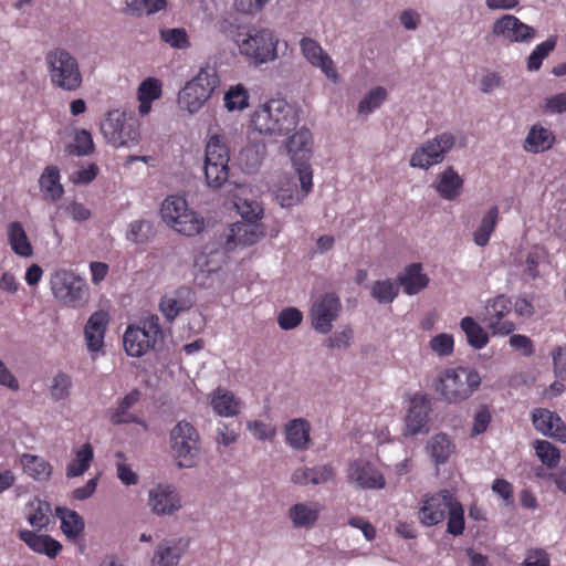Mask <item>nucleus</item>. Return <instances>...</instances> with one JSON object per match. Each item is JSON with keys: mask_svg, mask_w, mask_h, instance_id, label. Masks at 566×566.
I'll list each match as a JSON object with an SVG mask.
<instances>
[{"mask_svg": "<svg viewBox=\"0 0 566 566\" xmlns=\"http://www.w3.org/2000/svg\"><path fill=\"white\" fill-rule=\"evenodd\" d=\"M554 370L557 377L566 379V346L553 352Z\"/></svg>", "mask_w": 566, "mask_h": 566, "instance_id": "nucleus-64", "label": "nucleus"}, {"mask_svg": "<svg viewBox=\"0 0 566 566\" xmlns=\"http://www.w3.org/2000/svg\"><path fill=\"white\" fill-rule=\"evenodd\" d=\"M161 82L155 77L144 80L137 91L139 101L138 112L142 116L147 115L151 109V103L161 96Z\"/></svg>", "mask_w": 566, "mask_h": 566, "instance_id": "nucleus-34", "label": "nucleus"}, {"mask_svg": "<svg viewBox=\"0 0 566 566\" xmlns=\"http://www.w3.org/2000/svg\"><path fill=\"white\" fill-rule=\"evenodd\" d=\"M108 321V314L103 311L94 312L90 316L84 328L86 345L90 352L94 353L103 348Z\"/></svg>", "mask_w": 566, "mask_h": 566, "instance_id": "nucleus-24", "label": "nucleus"}, {"mask_svg": "<svg viewBox=\"0 0 566 566\" xmlns=\"http://www.w3.org/2000/svg\"><path fill=\"white\" fill-rule=\"evenodd\" d=\"M302 193L296 188V184H293L291 188H280L276 192V200L283 208L292 207L302 201L304 197L307 196L308 192L301 188Z\"/></svg>", "mask_w": 566, "mask_h": 566, "instance_id": "nucleus-56", "label": "nucleus"}, {"mask_svg": "<svg viewBox=\"0 0 566 566\" xmlns=\"http://www.w3.org/2000/svg\"><path fill=\"white\" fill-rule=\"evenodd\" d=\"M170 227L180 234L193 237L205 229V219L196 211L189 209L172 222Z\"/></svg>", "mask_w": 566, "mask_h": 566, "instance_id": "nucleus-42", "label": "nucleus"}, {"mask_svg": "<svg viewBox=\"0 0 566 566\" xmlns=\"http://www.w3.org/2000/svg\"><path fill=\"white\" fill-rule=\"evenodd\" d=\"M20 462L24 473L36 481H48L52 474V465L42 457L24 453Z\"/></svg>", "mask_w": 566, "mask_h": 566, "instance_id": "nucleus-38", "label": "nucleus"}, {"mask_svg": "<svg viewBox=\"0 0 566 566\" xmlns=\"http://www.w3.org/2000/svg\"><path fill=\"white\" fill-rule=\"evenodd\" d=\"M164 338V333L156 315H151L142 322V326L129 325L123 336L126 354L130 357H142Z\"/></svg>", "mask_w": 566, "mask_h": 566, "instance_id": "nucleus-7", "label": "nucleus"}, {"mask_svg": "<svg viewBox=\"0 0 566 566\" xmlns=\"http://www.w3.org/2000/svg\"><path fill=\"white\" fill-rule=\"evenodd\" d=\"M557 36L552 35L546 41L537 44L527 59V69L530 71H537L543 63V60L555 49Z\"/></svg>", "mask_w": 566, "mask_h": 566, "instance_id": "nucleus-47", "label": "nucleus"}, {"mask_svg": "<svg viewBox=\"0 0 566 566\" xmlns=\"http://www.w3.org/2000/svg\"><path fill=\"white\" fill-rule=\"evenodd\" d=\"M347 476L361 489H382L386 481L381 473L368 461L357 459L348 464Z\"/></svg>", "mask_w": 566, "mask_h": 566, "instance_id": "nucleus-19", "label": "nucleus"}, {"mask_svg": "<svg viewBox=\"0 0 566 566\" xmlns=\"http://www.w3.org/2000/svg\"><path fill=\"white\" fill-rule=\"evenodd\" d=\"M190 295V289L181 286L161 297L159 310L167 321L172 322L180 312L190 308L192 304Z\"/></svg>", "mask_w": 566, "mask_h": 566, "instance_id": "nucleus-23", "label": "nucleus"}, {"mask_svg": "<svg viewBox=\"0 0 566 566\" xmlns=\"http://www.w3.org/2000/svg\"><path fill=\"white\" fill-rule=\"evenodd\" d=\"M454 501L446 490L428 497L419 510L420 522L426 526L442 522Z\"/></svg>", "mask_w": 566, "mask_h": 566, "instance_id": "nucleus-18", "label": "nucleus"}, {"mask_svg": "<svg viewBox=\"0 0 566 566\" xmlns=\"http://www.w3.org/2000/svg\"><path fill=\"white\" fill-rule=\"evenodd\" d=\"M399 287L391 280L376 281L371 287V295L379 303H391L398 295Z\"/></svg>", "mask_w": 566, "mask_h": 566, "instance_id": "nucleus-51", "label": "nucleus"}, {"mask_svg": "<svg viewBox=\"0 0 566 566\" xmlns=\"http://www.w3.org/2000/svg\"><path fill=\"white\" fill-rule=\"evenodd\" d=\"M54 296L63 304L72 307L78 306L85 296L84 282L72 272H57L51 280Z\"/></svg>", "mask_w": 566, "mask_h": 566, "instance_id": "nucleus-13", "label": "nucleus"}, {"mask_svg": "<svg viewBox=\"0 0 566 566\" xmlns=\"http://www.w3.org/2000/svg\"><path fill=\"white\" fill-rule=\"evenodd\" d=\"M492 416L486 405H481L474 413V422L472 427V436H478L486 431Z\"/></svg>", "mask_w": 566, "mask_h": 566, "instance_id": "nucleus-61", "label": "nucleus"}, {"mask_svg": "<svg viewBox=\"0 0 566 566\" xmlns=\"http://www.w3.org/2000/svg\"><path fill=\"white\" fill-rule=\"evenodd\" d=\"M452 442L447 434H436L428 444L430 455L436 464L444 463L452 452Z\"/></svg>", "mask_w": 566, "mask_h": 566, "instance_id": "nucleus-46", "label": "nucleus"}, {"mask_svg": "<svg viewBox=\"0 0 566 566\" xmlns=\"http://www.w3.org/2000/svg\"><path fill=\"white\" fill-rule=\"evenodd\" d=\"M512 315V302L505 295L489 300L483 308L481 321L493 335L505 336L515 329Z\"/></svg>", "mask_w": 566, "mask_h": 566, "instance_id": "nucleus-12", "label": "nucleus"}, {"mask_svg": "<svg viewBox=\"0 0 566 566\" xmlns=\"http://www.w3.org/2000/svg\"><path fill=\"white\" fill-rule=\"evenodd\" d=\"M481 385L479 373L472 368H448L439 377L436 390L450 403L470 398Z\"/></svg>", "mask_w": 566, "mask_h": 566, "instance_id": "nucleus-5", "label": "nucleus"}, {"mask_svg": "<svg viewBox=\"0 0 566 566\" xmlns=\"http://www.w3.org/2000/svg\"><path fill=\"white\" fill-rule=\"evenodd\" d=\"M142 397V392L138 389L129 391L119 402L115 411L111 416V422L113 424L123 423H139L137 416L129 412V409L135 406Z\"/></svg>", "mask_w": 566, "mask_h": 566, "instance_id": "nucleus-39", "label": "nucleus"}, {"mask_svg": "<svg viewBox=\"0 0 566 566\" xmlns=\"http://www.w3.org/2000/svg\"><path fill=\"white\" fill-rule=\"evenodd\" d=\"M234 206L238 210V212L242 216V218L245 220V221H256L258 219L261 218V214L263 212L261 206L254 201V200H242L241 198H239L235 202H234Z\"/></svg>", "mask_w": 566, "mask_h": 566, "instance_id": "nucleus-57", "label": "nucleus"}, {"mask_svg": "<svg viewBox=\"0 0 566 566\" xmlns=\"http://www.w3.org/2000/svg\"><path fill=\"white\" fill-rule=\"evenodd\" d=\"M300 49L304 59L312 66L319 69L331 82L338 83L339 74L333 59L316 40L303 36L300 40Z\"/></svg>", "mask_w": 566, "mask_h": 566, "instance_id": "nucleus-16", "label": "nucleus"}, {"mask_svg": "<svg viewBox=\"0 0 566 566\" xmlns=\"http://www.w3.org/2000/svg\"><path fill=\"white\" fill-rule=\"evenodd\" d=\"M72 147L73 153L77 156L91 155L94 151V142L91 133L86 129L76 130Z\"/></svg>", "mask_w": 566, "mask_h": 566, "instance_id": "nucleus-54", "label": "nucleus"}, {"mask_svg": "<svg viewBox=\"0 0 566 566\" xmlns=\"http://www.w3.org/2000/svg\"><path fill=\"white\" fill-rule=\"evenodd\" d=\"M523 566H551L548 554L542 549H530L526 554Z\"/></svg>", "mask_w": 566, "mask_h": 566, "instance_id": "nucleus-63", "label": "nucleus"}, {"mask_svg": "<svg viewBox=\"0 0 566 566\" xmlns=\"http://www.w3.org/2000/svg\"><path fill=\"white\" fill-rule=\"evenodd\" d=\"M310 422L304 419H293L285 426L286 442L295 450H306L310 447Z\"/></svg>", "mask_w": 566, "mask_h": 566, "instance_id": "nucleus-31", "label": "nucleus"}, {"mask_svg": "<svg viewBox=\"0 0 566 566\" xmlns=\"http://www.w3.org/2000/svg\"><path fill=\"white\" fill-rule=\"evenodd\" d=\"M8 241L12 251L22 258H30L33 254V247L28 239L25 230L19 221L8 226Z\"/></svg>", "mask_w": 566, "mask_h": 566, "instance_id": "nucleus-37", "label": "nucleus"}, {"mask_svg": "<svg viewBox=\"0 0 566 566\" xmlns=\"http://www.w3.org/2000/svg\"><path fill=\"white\" fill-rule=\"evenodd\" d=\"M50 82L65 92L77 91L83 83L78 61L69 51L55 48L45 55Z\"/></svg>", "mask_w": 566, "mask_h": 566, "instance_id": "nucleus-3", "label": "nucleus"}, {"mask_svg": "<svg viewBox=\"0 0 566 566\" xmlns=\"http://www.w3.org/2000/svg\"><path fill=\"white\" fill-rule=\"evenodd\" d=\"M235 42L239 52L256 65L272 62L279 57L280 40L269 28L253 27L245 33L239 32Z\"/></svg>", "mask_w": 566, "mask_h": 566, "instance_id": "nucleus-2", "label": "nucleus"}, {"mask_svg": "<svg viewBox=\"0 0 566 566\" xmlns=\"http://www.w3.org/2000/svg\"><path fill=\"white\" fill-rule=\"evenodd\" d=\"M223 99L228 111H242L249 104V94L243 85L238 84L230 87Z\"/></svg>", "mask_w": 566, "mask_h": 566, "instance_id": "nucleus-49", "label": "nucleus"}, {"mask_svg": "<svg viewBox=\"0 0 566 566\" xmlns=\"http://www.w3.org/2000/svg\"><path fill=\"white\" fill-rule=\"evenodd\" d=\"M154 233L153 222L146 219H139L128 224L126 240L137 245L146 244L151 240Z\"/></svg>", "mask_w": 566, "mask_h": 566, "instance_id": "nucleus-43", "label": "nucleus"}, {"mask_svg": "<svg viewBox=\"0 0 566 566\" xmlns=\"http://www.w3.org/2000/svg\"><path fill=\"white\" fill-rule=\"evenodd\" d=\"M447 514V532L453 536L461 535L464 531V510L462 504L454 501Z\"/></svg>", "mask_w": 566, "mask_h": 566, "instance_id": "nucleus-52", "label": "nucleus"}, {"mask_svg": "<svg viewBox=\"0 0 566 566\" xmlns=\"http://www.w3.org/2000/svg\"><path fill=\"white\" fill-rule=\"evenodd\" d=\"M387 98V91L377 86L369 91V93L359 102L358 104V113L361 115H368L374 112L376 108L380 107V105Z\"/></svg>", "mask_w": 566, "mask_h": 566, "instance_id": "nucleus-50", "label": "nucleus"}, {"mask_svg": "<svg viewBox=\"0 0 566 566\" xmlns=\"http://www.w3.org/2000/svg\"><path fill=\"white\" fill-rule=\"evenodd\" d=\"M554 143L553 132L537 124L530 129L524 142V149L533 154L543 153L551 149Z\"/></svg>", "mask_w": 566, "mask_h": 566, "instance_id": "nucleus-33", "label": "nucleus"}, {"mask_svg": "<svg viewBox=\"0 0 566 566\" xmlns=\"http://www.w3.org/2000/svg\"><path fill=\"white\" fill-rule=\"evenodd\" d=\"M532 421L538 432L560 442H566V426L556 412L537 408L533 411Z\"/></svg>", "mask_w": 566, "mask_h": 566, "instance_id": "nucleus-20", "label": "nucleus"}, {"mask_svg": "<svg viewBox=\"0 0 566 566\" xmlns=\"http://www.w3.org/2000/svg\"><path fill=\"white\" fill-rule=\"evenodd\" d=\"M312 146L313 137L306 128L297 130L289 138L286 144L287 153L305 193L310 192L313 187V171L310 165Z\"/></svg>", "mask_w": 566, "mask_h": 566, "instance_id": "nucleus-10", "label": "nucleus"}, {"mask_svg": "<svg viewBox=\"0 0 566 566\" xmlns=\"http://www.w3.org/2000/svg\"><path fill=\"white\" fill-rule=\"evenodd\" d=\"M492 34L509 43L527 42L535 35V29L512 14H504L492 25Z\"/></svg>", "mask_w": 566, "mask_h": 566, "instance_id": "nucleus-17", "label": "nucleus"}, {"mask_svg": "<svg viewBox=\"0 0 566 566\" xmlns=\"http://www.w3.org/2000/svg\"><path fill=\"white\" fill-rule=\"evenodd\" d=\"M460 327L472 348L480 350L489 344L490 338L486 331L471 316H464L460 322Z\"/></svg>", "mask_w": 566, "mask_h": 566, "instance_id": "nucleus-40", "label": "nucleus"}, {"mask_svg": "<svg viewBox=\"0 0 566 566\" xmlns=\"http://www.w3.org/2000/svg\"><path fill=\"white\" fill-rule=\"evenodd\" d=\"M302 312L295 307L284 308L277 316L279 326L284 331L297 327L302 323Z\"/></svg>", "mask_w": 566, "mask_h": 566, "instance_id": "nucleus-58", "label": "nucleus"}, {"mask_svg": "<svg viewBox=\"0 0 566 566\" xmlns=\"http://www.w3.org/2000/svg\"><path fill=\"white\" fill-rule=\"evenodd\" d=\"M429 347L439 356H449L454 349L453 336L447 333L438 334L431 338Z\"/></svg>", "mask_w": 566, "mask_h": 566, "instance_id": "nucleus-55", "label": "nucleus"}, {"mask_svg": "<svg viewBox=\"0 0 566 566\" xmlns=\"http://www.w3.org/2000/svg\"><path fill=\"white\" fill-rule=\"evenodd\" d=\"M230 151L220 135H212L206 145L205 177L208 187L219 189L229 178Z\"/></svg>", "mask_w": 566, "mask_h": 566, "instance_id": "nucleus-9", "label": "nucleus"}, {"mask_svg": "<svg viewBox=\"0 0 566 566\" xmlns=\"http://www.w3.org/2000/svg\"><path fill=\"white\" fill-rule=\"evenodd\" d=\"M455 137L452 133L443 132L436 135L418 146L410 159L409 165L412 168L428 170L429 168L441 164L447 154L454 147Z\"/></svg>", "mask_w": 566, "mask_h": 566, "instance_id": "nucleus-11", "label": "nucleus"}, {"mask_svg": "<svg viewBox=\"0 0 566 566\" xmlns=\"http://www.w3.org/2000/svg\"><path fill=\"white\" fill-rule=\"evenodd\" d=\"M19 538L33 552L44 554L50 558H54L62 549L61 543L50 535H39L29 530L20 531Z\"/></svg>", "mask_w": 566, "mask_h": 566, "instance_id": "nucleus-29", "label": "nucleus"}, {"mask_svg": "<svg viewBox=\"0 0 566 566\" xmlns=\"http://www.w3.org/2000/svg\"><path fill=\"white\" fill-rule=\"evenodd\" d=\"M430 411V399L426 395H416L410 400V407L406 417L407 433L416 436L427 429Z\"/></svg>", "mask_w": 566, "mask_h": 566, "instance_id": "nucleus-21", "label": "nucleus"}, {"mask_svg": "<svg viewBox=\"0 0 566 566\" xmlns=\"http://www.w3.org/2000/svg\"><path fill=\"white\" fill-rule=\"evenodd\" d=\"M51 504L39 497H34L25 505V518L36 530L46 527L50 523Z\"/></svg>", "mask_w": 566, "mask_h": 566, "instance_id": "nucleus-35", "label": "nucleus"}, {"mask_svg": "<svg viewBox=\"0 0 566 566\" xmlns=\"http://www.w3.org/2000/svg\"><path fill=\"white\" fill-rule=\"evenodd\" d=\"M56 516L61 520V530L72 541L77 539L84 532V520L75 511L66 507H56Z\"/></svg>", "mask_w": 566, "mask_h": 566, "instance_id": "nucleus-36", "label": "nucleus"}, {"mask_svg": "<svg viewBox=\"0 0 566 566\" xmlns=\"http://www.w3.org/2000/svg\"><path fill=\"white\" fill-rule=\"evenodd\" d=\"M149 505L158 515L172 514L180 507V499L170 486L158 485L149 492Z\"/></svg>", "mask_w": 566, "mask_h": 566, "instance_id": "nucleus-25", "label": "nucleus"}, {"mask_svg": "<svg viewBox=\"0 0 566 566\" xmlns=\"http://www.w3.org/2000/svg\"><path fill=\"white\" fill-rule=\"evenodd\" d=\"M188 545L186 538L161 542L154 552L150 566H177Z\"/></svg>", "mask_w": 566, "mask_h": 566, "instance_id": "nucleus-22", "label": "nucleus"}, {"mask_svg": "<svg viewBox=\"0 0 566 566\" xmlns=\"http://www.w3.org/2000/svg\"><path fill=\"white\" fill-rule=\"evenodd\" d=\"M463 184V178L452 166H449L438 175L433 188L442 199L454 200L461 195Z\"/></svg>", "mask_w": 566, "mask_h": 566, "instance_id": "nucleus-27", "label": "nucleus"}, {"mask_svg": "<svg viewBox=\"0 0 566 566\" xmlns=\"http://www.w3.org/2000/svg\"><path fill=\"white\" fill-rule=\"evenodd\" d=\"M188 210V203L185 198L179 196H169L164 200L160 213L163 220L170 227L172 222Z\"/></svg>", "mask_w": 566, "mask_h": 566, "instance_id": "nucleus-45", "label": "nucleus"}, {"mask_svg": "<svg viewBox=\"0 0 566 566\" xmlns=\"http://www.w3.org/2000/svg\"><path fill=\"white\" fill-rule=\"evenodd\" d=\"M39 185L45 200L56 202L64 195L60 169L56 166L51 165L44 168L40 176Z\"/></svg>", "mask_w": 566, "mask_h": 566, "instance_id": "nucleus-30", "label": "nucleus"}, {"mask_svg": "<svg viewBox=\"0 0 566 566\" xmlns=\"http://www.w3.org/2000/svg\"><path fill=\"white\" fill-rule=\"evenodd\" d=\"M535 452L542 463L549 469L556 468L560 460L559 450L546 440H536Z\"/></svg>", "mask_w": 566, "mask_h": 566, "instance_id": "nucleus-48", "label": "nucleus"}, {"mask_svg": "<svg viewBox=\"0 0 566 566\" xmlns=\"http://www.w3.org/2000/svg\"><path fill=\"white\" fill-rule=\"evenodd\" d=\"M248 429L259 440H271L275 436V428L261 420L248 422Z\"/></svg>", "mask_w": 566, "mask_h": 566, "instance_id": "nucleus-62", "label": "nucleus"}, {"mask_svg": "<svg viewBox=\"0 0 566 566\" xmlns=\"http://www.w3.org/2000/svg\"><path fill=\"white\" fill-rule=\"evenodd\" d=\"M263 232L254 221L235 222L231 224L226 233L224 251H211L210 254L219 256L220 262L226 261V253L232 251L237 245L249 247L254 244Z\"/></svg>", "mask_w": 566, "mask_h": 566, "instance_id": "nucleus-14", "label": "nucleus"}, {"mask_svg": "<svg viewBox=\"0 0 566 566\" xmlns=\"http://www.w3.org/2000/svg\"><path fill=\"white\" fill-rule=\"evenodd\" d=\"M172 457L179 468L195 467L200 452V434L196 427L181 420L172 427L169 433Z\"/></svg>", "mask_w": 566, "mask_h": 566, "instance_id": "nucleus-8", "label": "nucleus"}, {"mask_svg": "<svg viewBox=\"0 0 566 566\" xmlns=\"http://www.w3.org/2000/svg\"><path fill=\"white\" fill-rule=\"evenodd\" d=\"M211 407L221 417H234L240 411V401L233 392L224 388H217L211 395Z\"/></svg>", "mask_w": 566, "mask_h": 566, "instance_id": "nucleus-32", "label": "nucleus"}, {"mask_svg": "<svg viewBox=\"0 0 566 566\" xmlns=\"http://www.w3.org/2000/svg\"><path fill=\"white\" fill-rule=\"evenodd\" d=\"M399 285L408 295H415L424 290L429 284V277L422 272L421 263H411L405 268L397 277Z\"/></svg>", "mask_w": 566, "mask_h": 566, "instance_id": "nucleus-28", "label": "nucleus"}, {"mask_svg": "<svg viewBox=\"0 0 566 566\" xmlns=\"http://www.w3.org/2000/svg\"><path fill=\"white\" fill-rule=\"evenodd\" d=\"M500 211L497 206L491 207L483 216L480 226L473 233V241L479 247H485L499 222Z\"/></svg>", "mask_w": 566, "mask_h": 566, "instance_id": "nucleus-41", "label": "nucleus"}, {"mask_svg": "<svg viewBox=\"0 0 566 566\" xmlns=\"http://www.w3.org/2000/svg\"><path fill=\"white\" fill-rule=\"evenodd\" d=\"M101 130L106 142L115 148L132 147L140 140L138 118L125 111H108L101 124Z\"/></svg>", "mask_w": 566, "mask_h": 566, "instance_id": "nucleus-4", "label": "nucleus"}, {"mask_svg": "<svg viewBox=\"0 0 566 566\" xmlns=\"http://www.w3.org/2000/svg\"><path fill=\"white\" fill-rule=\"evenodd\" d=\"M219 84L217 72L212 67H202L199 73L186 85L178 94V104L180 108L190 114L197 113Z\"/></svg>", "mask_w": 566, "mask_h": 566, "instance_id": "nucleus-6", "label": "nucleus"}, {"mask_svg": "<svg viewBox=\"0 0 566 566\" xmlns=\"http://www.w3.org/2000/svg\"><path fill=\"white\" fill-rule=\"evenodd\" d=\"M340 307L339 297L335 293L321 295L311 308L313 327L322 334L331 332L333 322L338 317Z\"/></svg>", "mask_w": 566, "mask_h": 566, "instance_id": "nucleus-15", "label": "nucleus"}, {"mask_svg": "<svg viewBox=\"0 0 566 566\" xmlns=\"http://www.w3.org/2000/svg\"><path fill=\"white\" fill-rule=\"evenodd\" d=\"M160 39L174 49L182 50L190 46L188 34L181 28L160 30Z\"/></svg>", "mask_w": 566, "mask_h": 566, "instance_id": "nucleus-53", "label": "nucleus"}, {"mask_svg": "<svg viewBox=\"0 0 566 566\" xmlns=\"http://www.w3.org/2000/svg\"><path fill=\"white\" fill-rule=\"evenodd\" d=\"M93 448L90 443H84L76 452L75 458L66 467V476L75 478L82 475L93 460Z\"/></svg>", "mask_w": 566, "mask_h": 566, "instance_id": "nucleus-44", "label": "nucleus"}, {"mask_svg": "<svg viewBox=\"0 0 566 566\" xmlns=\"http://www.w3.org/2000/svg\"><path fill=\"white\" fill-rule=\"evenodd\" d=\"M72 386L71 377L66 374H57L53 378L51 386V395L55 400H63L69 397L70 388Z\"/></svg>", "mask_w": 566, "mask_h": 566, "instance_id": "nucleus-59", "label": "nucleus"}, {"mask_svg": "<svg viewBox=\"0 0 566 566\" xmlns=\"http://www.w3.org/2000/svg\"><path fill=\"white\" fill-rule=\"evenodd\" d=\"M323 510L324 505L316 501L296 503L289 509V517L295 527L312 528Z\"/></svg>", "mask_w": 566, "mask_h": 566, "instance_id": "nucleus-26", "label": "nucleus"}, {"mask_svg": "<svg viewBox=\"0 0 566 566\" xmlns=\"http://www.w3.org/2000/svg\"><path fill=\"white\" fill-rule=\"evenodd\" d=\"M167 6L166 0H133L129 8L137 14H151L165 9Z\"/></svg>", "mask_w": 566, "mask_h": 566, "instance_id": "nucleus-60", "label": "nucleus"}, {"mask_svg": "<svg viewBox=\"0 0 566 566\" xmlns=\"http://www.w3.org/2000/svg\"><path fill=\"white\" fill-rule=\"evenodd\" d=\"M298 123L297 111L284 99H270L252 116L254 128L263 135H286Z\"/></svg>", "mask_w": 566, "mask_h": 566, "instance_id": "nucleus-1", "label": "nucleus"}]
</instances>
